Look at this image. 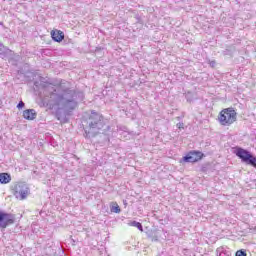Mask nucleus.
<instances>
[{
    "mask_svg": "<svg viewBox=\"0 0 256 256\" xmlns=\"http://www.w3.org/2000/svg\"><path fill=\"white\" fill-rule=\"evenodd\" d=\"M34 89H46L49 91V99L45 101L46 105L53 109V107H59L64 111H75L79 106V103H83L85 100V93L79 90H73L71 88H64L62 86H53V84H42L39 81L34 82Z\"/></svg>",
    "mask_w": 256,
    "mask_h": 256,
    "instance_id": "obj_1",
    "label": "nucleus"
},
{
    "mask_svg": "<svg viewBox=\"0 0 256 256\" xmlns=\"http://www.w3.org/2000/svg\"><path fill=\"white\" fill-rule=\"evenodd\" d=\"M82 127L85 139H93L97 137V135H103L102 143H107V141H109L111 126L103 114L96 112L95 110H91V113L83 119Z\"/></svg>",
    "mask_w": 256,
    "mask_h": 256,
    "instance_id": "obj_2",
    "label": "nucleus"
},
{
    "mask_svg": "<svg viewBox=\"0 0 256 256\" xmlns=\"http://www.w3.org/2000/svg\"><path fill=\"white\" fill-rule=\"evenodd\" d=\"M233 153L238 157V159L241 160V163H244V165H249L250 167H253L256 169V156L251 151L236 146L233 148Z\"/></svg>",
    "mask_w": 256,
    "mask_h": 256,
    "instance_id": "obj_3",
    "label": "nucleus"
},
{
    "mask_svg": "<svg viewBox=\"0 0 256 256\" xmlns=\"http://www.w3.org/2000/svg\"><path fill=\"white\" fill-rule=\"evenodd\" d=\"M218 121L224 127H229L237 121V112L233 108H225L219 113Z\"/></svg>",
    "mask_w": 256,
    "mask_h": 256,
    "instance_id": "obj_4",
    "label": "nucleus"
},
{
    "mask_svg": "<svg viewBox=\"0 0 256 256\" xmlns=\"http://www.w3.org/2000/svg\"><path fill=\"white\" fill-rule=\"evenodd\" d=\"M203 157H205L203 152L199 150H191L180 160V163H197L201 161Z\"/></svg>",
    "mask_w": 256,
    "mask_h": 256,
    "instance_id": "obj_5",
    "label": "nucleus"
},
{
    "mask_svg": "<svg viewBox=\"0 0 256 256\" xmlns=\"http://www.w3.org/2000/svg\"><path fill=\"white\" fill-rule=\"evenodd\" d=\"M13 195L16 197V199L23 201L24 199H27V195H29V187L27 184L19 182L14 186Z\"/></svg>",
    "mask_w": 256,
    "mask_h": 256,
    "instance_id": "obj_6",
    "label": "nucleus"
},
{
    "mask_svg": "<svg viewBox=\"0 0 256 256\" xmlns=\"http://www.w3.org/2000/svg\"><path fill=\"white\" fill-rule=\"evenodd\" d=\"M15 223V214L7 213L0 210V229L5 231L7 227Z\"/></svg>",
    "mask_w": 256,
    "mask_h": 256,
    "instance_id": "obj_7",
    "label": "nucleus"
},
{
    "mask_svg": "<svg viewBox=\"0 0 256 256\" xmlns=\"http://www.w3.org/2000/svg\"><path fill=\"white\" fill-rule=\"evenodd\" d=\"M23 117L27 121H35L37 119V111L35 109H26L23 111Z\"/></svg>",
    "mask_w": 256,
    "mask_h": 256,
    "instance_id": "obj_8",
    "label": "nucleus"
},
{
    "mask_svg": "<svg viewBox=\"0 0 256 256\" xmlns=\"http://www.w3.org/2000/svg\"><path fill=\"white\" fill-rule=\"evenodd\" d=\"M51 37L56 43H61L65 39V33L61 30H52Z\"/></svg>",
    "mask_w": 256,
    "mask_h": 256,
    "instance_id": "obj_9",
    "label": "nucleus"
},
{
    "mask_svg": "<svg viewBox=\"0 0 256 256\" xmlns=\"http://www.w3.org/2000/svg\"><path fill=\"white\" fill-rule=\"evenodd\" d=\"M0 183L1 185H7V183H11V174L6 172L0 173Z\"/></svg>",
    "mask_w": 256,
    "mask_h": 256,
    "instance_id": "obj_10",
    "label": "nucleus"
},
{
    "mask_svg": "<svg viewBox=\"0 0 256 256\" xmlns=\"http://www.w3.org/2000/svg\"><path fill=\"white\" fill-rule=\"evenodd\" d=\"M236 48L235 46H228L225 50H223L222 55L233 57V53H235Z\"/></svg>",
    "mask_w": 256,
    "mask_h": 256,
    "instance_id": "obj_11",
    "label": "nucleus"
},
{
    "mask_svg": "<svg viewBox=\"0 0 256 256\" xmlns=\"http://www.w3.org/2000/svg\"><path fill=\"white\" fill-rule=\"evenodd\" d=\"M146 235L148 239H151V241H159V237L157 236V232L153 230H148L146 232Z\"/></svg>",
    "mask_w": 256,
    "mask_h": 256,
    "instance_id": "obj_12",
    "label": "nucleus"
},
{
    "mask_svg": "<svg viewBox=\"0 0 256 256\" xmlns=\"http://www.w3.org/2000/svg\"><path fill=\"white\" fill-rule=\"evenodd\" d=\"M110 211L111 213H121V208L119 207V204L112 202L110 204Z\"/></svg>",
    "mask_w": 256,
    "mask_h": 256,
    "instance_id": "obj_13",
    "label": "nucleus"
},
{
    "mask_svg": "<svg viewBox=\"0 0 256 256\" xmlns=\"http://www.w3.org/2000/svg\"><path fill=\"white\" fill-rule=\"evenodd\" d=\"M57 107H58V110L56 111V119H58V121H62V119H63V114L61 113L60 110L65 111V113L73 112V110L72 111H66L65 109L60 108L59 106H57Z\"/></svg>",
    "mask_w": 256,
    "mask_h": 256,
    "instance_id": "obj_14",
    "label": "nucleus"
},
{
    "mask_svg": "<svg viewBox=\"0 0 256 256\" xmlns=\"http://www.w3.org/2000/svg\"><path fill=\"white\" fill-rule=\"evenodd\" d=\"M128 225H130V227H136L139 231H143V224H141V222L131 221Z\"/></svg>",
    "mask_w": 256,
    "mask_h": 256,
    "instance_id": "obj_15",
    "label": "nucleus"
},
{
    "mask_svg": "<svg viewBox=\"0 0 256 256\" xmlns=\"http://www.w3.org/2000/svg\"><path fill=\"white\" fill-rule=\"evenodd\" d=\"M8 51L9 49H7V47L0 42V55H2V57H7Z\"/></svg>",
    "mask_w": 256,
    "mask_h": 256,
    "instance_id": "obj_16",
    "label": "nucleus"
},
{
    "mask_svg": "<svg viewBox=\"0 0 256 256\" xmlns=\"http://www.w3.org/2000/svg\"><path fill=\"white\" fill-rule=\"evenodd\" d=\"M185 98L188 103H193L195 101V95L192 92H187Z\"/></svg>",
    "mask_w": 256,
    "mask_h": 256,
    "instance_id": "obj_17",
    "label": "nucleus"
},
{
    "mask_svg": "<svg viewBox=\"0 0 256 256\" xmlns=\"http://www.w3.org/2000/svg\"><path fill=\"white\" fill-rule=\"evenodd\" d=\"M210 169H211V164L207 163V164L202 165L201 172L207 173V171H209Z\"/></svg>",
    "mask_w": 256,
    "mask_h": 256,
    "instance_id": "obj_18",
    "label": "nucleus"
},
{
    "mask_svg": "<svg viewBox=\"0 0 256 256\" xmlns=\"http://www.w3.org/2000/svg\"><path fill=\"white\" fill-rule=\"evenodd\" d=\"M235 256H247V251H245L243 249L238 250V251H236Z\"/></svg>",
    "mask_w": 256,
    "mask_h": 256,
    "instance_id": "obj_19",
    "label": "nucleus"
},
{
    "mask_svg": "<svg viewBox=\"0 0 256 256\" xmlns=\"http://www.w3.org/2000/svg\"><path fill=\"white\" fill-rule=\"evenodd\" d=\"M12 65H17V61H19V56H16L15 58H11Z\"/></svg>",
    "mask_w": 256,
    "mask_h": 256,
    "instance_id": "obj_20",
    "label": "nucleus"
},
{
    "mask_svg": "<svg viewBox=\"0 0 256 256\" xmlns=\"http://www.w3.org/2000/svg\"><path fill=\"white\" fill-rule=\"evenodd\" d=\"M208 63L212 68H215V65H217V62L215 60H209Z\"/></svg>",
    "mask_w": 256,
    "mask_h": 256,
    "instance_id": "obj_21",
    "label": "nucleus"
},
{
    "mask_svg": "<svg viewBox=\"0 0 256 256\" xmlns=\"http://www.w3.org/2000/svg\"><path fill=\"white\" fill-rule=\"evenodd\" d=\"M23 107H25V102L20 101V102L17 104V109H23Z\"/></svg>",
    "mask_w": 256,
    "mask_h": 256,
    "instance_id": "obj_22",
    "label": "nucleus"
},
{
    "mask_svg": "<svg viewBox=\"0 0 256 256\" xmlns=\"http://www.w3.org/2000/svg\"><path fill=\"white\" fill-rule=\"evenodd\" d=\"M176 126L178 127V129H183V127H185V124L183 122H179Z\"/></svg>",
    "mask_w": 256,
    "mask_h": 256,
    "instance_id": "obj_23",
    "label": "nucleus"
},
{
    "mask_svg": "<svg viewBox=\"0 0 256 256\" xmlns=\"http://www.w3.org/2000/svg\"><path fill=\"white\" fill-rule=\"evenodd\" d=\"M17 74H18V75H25V72H24L23 70H18V71H17Z\"/></svg>",
    "mask_w": 256,
    "mask_h": 256,
    "instance_id": "obj_24",
    "label": "nucleus"
},
{
    "mask_svg": "<svg viewBox=\"0 0 256 256\" xmlns=\"http://www.w3.org/2000/svg\"><path fill=\"white\" fill-rule=\"evenodd\" d=\"M97 51H101V48H96V52H97Z\"/></svg>",
    "mask_w": 256,
    "mask_h": 256,
    "instance_id": "obj_25",
    "label": "nucleus"
},
{
    "mask_svg": "<svg viewBox=\"0 0 256 256\" xmlns=\"http://www.w3.org/2000/svg\"><path fill=\"white\" fill-rule=\"evenodd\" d=\"M124 205H127V201H124Z\"/></svg>",
    "mask_w": 256,
    "mask_h": 256,
    "instance_id": "obj_26",
    "label": "nucleus"
}]
</instances>
